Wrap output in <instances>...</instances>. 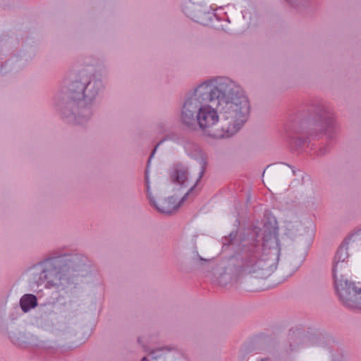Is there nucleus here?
Returning <instances> with one entry per match:
<instances>
[{
	"instance_id": "423d86ee",
	"label": "nucleus",
	"mask_w": 361,
	"mask_h": 361,
	"mask_svg": "<svg viewBox=\"0 0 361 361\" xmlns=\"http://www.w3.org/2000/svg\"><path fill=\"white\" fill-rule=\"evenodd\" d=\"M276 250L274 253L263 254L260 257H252L245 267V271L255 277H262L273 270L276 259Z\"/></svg>"
},
{
	"instance_id": "0eeeda50",
	"label": "nucleus",
	"mask_w": 361,
	"mask_h": 361,
	"mask_svg": "<svg viewBox=\"0 0 361 361\" xmlns=\"http://www.w3.org/2000/svg\"><path fill=\"white\" fill-rule=\"evenodd\" d=\"M36 269L40 271L39 283L47 281L46 287L58 285L57 281L61 279L59 271L54 265V260L47 259L39 264Z\"/></svg>"
},
{
	"instance_id": "39448f33",
	"label": "nucleus",
	"mask_w": 361,
	"mask_h": 361,
	"mask_svg": "<svg viewBox=\"0 0 361 361\" xmlns=\"http://www.w3.org/2000/svg\"><path fill=\"white\" fill-rule=\"evenodd\" d=\"M203 173L202 166L190 171L182 166L176 168L171 173V178L175 185L173 190H180L183 188H189L191 191L200 180Z\"/></svg>"
},
{
	"instance_id": "6e6552de",
	"label": "nucleus",
	"mask_w": 361,
	"mask_h": 361,
	"mask_svg": "<svg viewBox=\"0 0 361 361\" xmlns=\"http://www.w3.org/2000/svg\"><path fill=\"white\" fill-rule=\"evenodd\" d=\"M183 198L180 200L177 197L171 196L167 199L159 200L158 202H154V207L161 213L171 214L176 211L181 204Z\"/></svg>"
},
{
	"instance_id": "9d476101",
	"label": "nucleus",
	"mask_w": 361,
	"mask_h": 361,
	"mask_svg": "<svg viewBox=\"0 0 361 361\" xmlns=\"http://www.w3.org/2000/svg\"><path fill=\"white\" fill-rule=\"evenodd\" d=\"M37 305V298L34 295H25L20 299V307L24 312H27Z\"/></svg>"
},
{
	"instance_id": "dca6fc26",
	"label": "nucleus",
	"mask_w": 361,
	"mask_h": 361,
	"mask_svg": "<svg viewBox=\"0 0 361 361\" xmlns=\"http://www.w3.org/2000/svg\"><path fill=\"white\" fill-rule=\"evenodd\" d=\"M74 99H80V97H74Z\"/></svg>"
},
{
	"instance_id": "1a4fd4ad",
	"label": "nucleus",
	"mask_w": 361,
	"mask_h": 361,
	"mask_svg": "<svg viewBox=\"0 0 361 361\" xmlns=\"http://www.w3.org/2000/svg\"><path fill=\"white\" fill-rule=\"evenodd\" d=\"M97 85V87L101 86L100 82H94L92 85V82H88V83L86 85V80L84 81V82H75L73 84V90H75V88L78 90L80 92V94L83 97V99L85 101L91 100L92 97H94L96 95V92L90 93V89L92 87H94Z\"/></svg>"
},
{
	"instance_id": "f03ea898",
	"label": "nucleus",
	"mask_w": 361,
	"mask_h": 361,
	"mask_svg": "<svg viewBox=\"0 0 361 361\" xmlns=\"http://www.w3.org/2000/svg\"><path fill=\"white\" fill-rule=\"evenodd\" d=\"M214 80L198 85L187 97L181 113L182 122L190 127L197 123L200 128H212L219 121L216 108L218 92Z\"/></svg>"
},
{
	"instance_id": "4468645a",
	"label": "nucleus",
	"mask_w": 361,
	"mask_h": 361,
	"mask_svg": "<svg viewBox=\"0 0 361 361\" xmlns=\"http://www.w3.org/2000/svg\"><path fill=\"white\" fill-rule=\"evenodd\" d=\"M159 147V145H157V146L155 147V149H154V151H153V152H152V154L151 157H152V156L154 155V154L155 153V151H156V149H157V147Z\"/></svg>"
},
{
	"instance_id": "20e7f679",
	"label": "nucleus",
	"mask_w": 361,
	"mask_h": 361,
	"mask_svg": "<svg viewBox=\"0 0 361 361\" xmlns=\"http://www.w3.org/2000/svg\"><path fill=\"white\" fill-rule=\"evenodd\" d=\"M349 276H342L338 284L334 280L335 288L339 300L348 307L361 310V288L348 280Z\"/></svg>"
},
{
	"instance_id": "7ed1b4c3",
	"label": "nucleus",
	"mask_w": 361,
	"mask_h": 361,
	"mask_svg": "<svg viewBox=\"0 0 361 361\" xmlns=\"http://www.w3.org/2000/svg\"><path fill=\"white\" fill-rule=\"evenodd\" d=\"M361 247V229L350 232L341 243L338 248L332 264V272L334 280L337 283L342 276H349L348 257L350 250ZM340 285V283H338Z\"/></svg>"
},
{
	"instance_id": "f8f14e48",
	"label": "nucleus",
	"mask_w": 361,
	"mask_h": 361,
	"mask_svg": "<svg viewBox=\"0 0 361 361\" xmlns=\"http://www.w3.org/2000/svg\"><path fill=\"white\" fill-rule=\"evenodd\" d=\"M172 352L169 349H161L153 353L152 358L157 361L159 360H171Z\"/></svg>"
},
{
	"instance_id": "f3484780",
	"label": "nucleus",
	"mask_w": 361,
	"mask_h": 361,
	"mask_svg": "<svg viewBox=\"0 0 361 361\" xmlns=\"http://www.w3.org/2000/svg\"><path fill=\"white\" fill-rule=\"evenodd\" d=\"M150 202L152 203L157 202L156 201H153L152 200H150ZM154 205V204H153Z\"/></svg>"
},
{
	"instance_id": "6ab92c4d",
	"label": "nucleus",
	"mask_w": 361,
	"mask_h": 361,
	"mask_svg": "<svg viewBox=\"0 0 361 361\" xmlns=\"http://www.w3.org/2000/svg\"><path fill=\"white\" fill-rule=\"evenodd\" d=\"M142 361H145V357L142 358Z\"/></svg>"
},
{
	"instance_id": "a211bd4d",
	"label": "nucleus",
	"mask_w": 361,
	"mask_h": 361,
	"mask_svg": "<svg viewBox=\"0 0 361 361\" xmlns=\"http://www.w3.org/2000/svg\"><path fill=\"white\" fill-rule=\"evenodd\" d=\"M150 202L152 203L157 202L156 201H153L152 200H150ZM154 205V204H153Z\"/></svg>"
},
{
	"instance_id": "ddd939ff",
	"label": "nucleus",
	"mask_w": 361,
	"mask_h": 361,
	"mask_svg": "<svg viewBox=\"0 0 361 361\" xmlns=\"http://www.w3.org/2000/svg\"><path fill=\"white\" fill-rule=\"evenodd\" d=\"M146 183H147V190H148L149 189V180H148L147 171H146Z\"/></svg>"
},
{
	"instance_id": "9b49d317",
	"label": "nucleus",
	"mask_w": 361,
	"mask_h": 361,
	"mask_svg": "<svg viewBox=\"0 0 361 361\" xmlns=\"http://www.w3.org/2000/svg\"><path fill=\"white\" fill-rule=\"evenodd\" d=\"M278 240L275 234H270L269 236H266L264 239V247H272V250L269 253H274L275 250H276V254L278 253ZM264 250H266V248H264ZM269 254V252L267 253Z\"/></svg>"
},
{
	"instance_id": "2eb2a0df",
	"label": "nucleus",
	"mask_w": 361,
	"mask_h": 361,
	"mask_svg": "<svg viewBox=\"0 0 361 361\" xmlns=\"http://www.w3.org/2000/svg\"><path fill=\"white\" fill-rule=\"evenodd\" d=\"M261 361H271V360H269V359H267V358H266V359H262V360H261Z\"/></svg>"
},
{
	"instance_id": "f257e3e1",
	"label": "nucleus",
	"mask_w": 361,
	"mask_h": 361,
	"mask_svg": "<svg viewBox=\"0 0 361 361\" xmlns=\"http://www.w3.org/2000/svg\"><path fill=\"white\" fill-rule=\"evenodd\" d=\"M218 92L216 108L220 115L221 130L211 135L216 138L228 137L236 133L247 121L250 101L243 90L235 82L226 78L214 80Z\"/></svg>"
}]
</instances>
